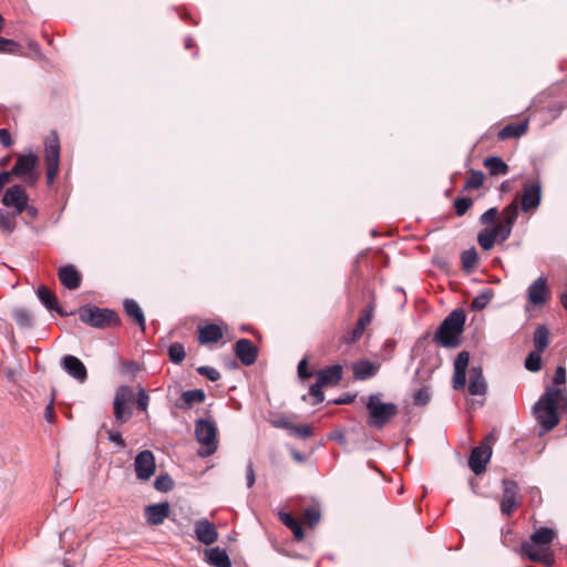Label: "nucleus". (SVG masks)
Returning a JSON list of instances; mask_svg holds the SVG:
<instances>
[{"label": "nucleus", "instance_id": "f257e3e1", "mask_svg": "<svg viewBox=\"0 0 567 567\" xmlns=\"http://www.w3.org/2000/svg\"><path fill=\"white\" fill-rule=\"evenodd\" d=\"M498 209L492 207L480 217L483 225L494 224L492 227L482 229L477 235V243L484 250H491L496 241L503 243L511 236L518 217V199H514L502 210L501 219L496 223Z\"/></svg>", "mask_w": 567, "mask_h": 567}, {"label": "nucleus", "instance_id": "f03ea898", "mask_svg": "<svg viewBox=\"0 0 567 567\" xmlns=\"http://www.w3.org/2000/svg\"><path fill=\"white\" fill-rule=\"evenodd\" d=\"M316 375V382L310 385L309 394L315 398V403H321L324 400L323 388H332L339 384L343 375V368L340 364L326 367L318 371L310 369L306 359L298 364V377L302 380Z\"/></svg>", "mask_w": 567, "mask_h": 567}, {"label": "nucleus", "instance_id": "7ed1b4c3", "mask_svg": "<svg viewBox=\"0 0 567 567\" xmlns=\"http://www.w3.org/2000/svg\"><path fill=\"white\" fill-rule=\"evenodd\" d=\"M567 403L565 388L548 386L534 408L535 416L545 432L559 423L558 404Z\"/></svg>", "mask_w": 567, "mask_h": 567}, {"label": "nucleus", "instance_id": "20e7f679", "mask_svg": "<svg viewBox=\"0 0 567 567\" xmlns=\"http://www.w3.org/2000/svg\"><path fill=\"white\" fill-rule=\"evenodd\" d=\"M556 537V533L548 527H542L530 535L528 542L520 544V551L529 560L550 567L554 564V555L549 545Z\"/></svg>", "mask_w": 567, "mask_h": 567}, {"label": "nucleus", "instance_id": "39448f33", "mask_svg": "<svg viewBox=\"0 0 567 567\" xmlns=\"http://www.w3.org/2000/svg\"><path fill=\"white\" fill-rule=\"evenodd\" d=\"M466 320L465 310L454 309L439 326L432 341L446 349H453L460 346L461 337L464 331Z\"/></svg>", "mask_w": 567, "mask_h": 567}, {"label": "nucleus", "instance_id": "423d86ee", "mask_svg": "<svg viewBox=\"0 0 567 567\" xmlns=\"http://www.w3.org/2000/svg\"><path fill=\"white\" fill-rule=\"evenodd\" d=\"M134 403L142 410V388L140 385L137 392H134L128 385L117 388L113 401L114 419L117 424H123L131 419Z\"/></svg>", "mask_w": 567, "mask_h": 567}, {"label": "nucleus", "instance_id": "0eeeda50", "mask_svg": "<svg viewBox=\"0 0 567 567\" xmlns=\"http://www.w3.org/2000/svg\"><path fill=\"white\" fill-rule=\"evenodd\" d=\"M369 411L368 424L375 429H383L399 413L394 403H383L378 395H371L367 403Z\"/></svg>", "mask_w": 567, "mask_h": 567}, {"label": "nucleus", "instance_id": "6e6552de", "mask_svg": "<svg viewBox=\"0 0 567 567\" xmlns=\"http://www.w3.org/2000/svg\"><path fill=\"white\" fill-rule=\"evenodd\" d=\"M79 316L83 322L96 328L113 327L120 321L115 311L90 305L81 307Z\"/></svg>", "mask_w": 567, "mask_h": 567}, {"label": "nucleus", "instance_id": "1a4fd4ad", "mask_svg": "<svg viewBox=\"0 0 567 567\" xmlns=\"http://www.w3.org/2000/svg\"><path fill=\"white\" fill-rule=\"evenodd\" d=\"M44 162L47 167V184L52 185L60 165V140L56 132H51L44 141Z\"/></svg>", "mask_w": 567, "mask_h": 567}, {"label": "nucleus", "instance_id": "9d476101", "mask_svg": "<svg viewBox=\"0 0 567 567\" xmlns=\"http://www.w3.org/2000/svg\"><path fill=\"white\" fill-rule=\"evenodd\" d=\"M38 161V156L33 153L19 154L10 172L13 176L22 179L28 186H33L39 179V173L35 169Z\"/></svg>", "mask_w": 567, "mask_h": 567}, {"label": "nucleus", "instance_id": "9b49d317", "mask_svg": "<svg viewBox=\"0 0 567 567\" xmlns=\"http://www.w3.org/2000/svg\"><path fill=\"white\" fill-rule=\"evenodd\" d=\"M226 326L217 323H204L199 324L196 330V340L200 346H205L208 349H214L218 344H225L226 339Z\"/></svg>", "mask_w": 567, "mask_h": 567}, {"label": "nucleus", "instance_id": "f8f14e48", "mask_svg": "<svg viewBox=\"0 0 567 567\" xmlns=\"http://www.w3.org/2000/svg\"><path fill=\"white\" fill-rule=\"evenodd\" d=\"M495 441V436L491 433L485 436L483 442L474 447L468 457V466L472 472L476 475L485 473L486 465L492 456V444Z\"/></svg>", "mask_w": 567, "mask_h": 567}, {"label": "nucleus", "instance_id": "ddd939ff", "mask_svg": "<svg viewBox=\"0 0 567 567\" xmlns=\"http://www.w3.org/2000/svg\"><path fill=\"white\" fill-rule=\"evenodd\" d=\"M503 495L501 498V512L509 517L520 506V495L518 484L509 478L502 481Z\"/></svg>", "mask_w": 567, "mask_h": 567}, {"label": "nucleus", "instance_id": "4468645a", "mask_svg": "<svg viewBox=\"0 0 567 567\" xmlns=\"http://www.w3.org/2000/svg\"><path fill=\"white\" fill-rule=\"evenodd\" d=\"M195 435L197 441L206 446V455L215 453L217 450V429L213 422L203 419L196 421Z\"/></svg>", "mask_w": 567, "mask_h": 567}, {"label": "nucleus", "instance_id": "2eb2a0df", "mask_svg": "<svg viewBox=\"0 0 567 567\" xmlns=\"http://www.w3.org/2000/svg\"><path fill=\"white\" fill-rule=\"evenodd\" d=\"M542 200V185L538 179L528 181L523 185L519 199L520 208L525 213H532L538 208Z\"/></svg>", "mask_w": 567, "mask_h": 567}, {"label": "nucleus", "instance_id": "dca6fc26", "mask_svg": "<svg viewBox=\"0 0 567 567\" xmlns=\"http://www.w3.org/2000/svg\"><path fill=\"white\" fill-rule=\"evenodd\" d=\"M373 316L374 307L372 305H369L359 317L354 328L346 332L341 337V342L346 344H352L359 341L364 334L367 327H369L372 323Z\"/></svg>", "mask_w": 567, "mask_h": 567}, {"label": "nucleus", "instance_id": "f3484780", "mask_svg": "<svg viewBox=\"0 0 567 567\" xmlns=\"http://www.w3.org/2000/svg\"><path fill=\"white\" fill-rule=\"evenodd\" d=\"M28 199L29 196L24 188L20 185H13L6 190L2 204L7 207L14 208L16 214L20 215L24 212Z\"/></svg>", "mask_w": 567, "mask_h": 567}, {"label": "nucleus", "instance_id": "a211bd4d", "mask_svg": "<svg viewBox=\"0 0 567 567\" xmlns=\"http://www.w3.org/2000/svg\"><path fill=\"white\" fill-rule=\"evenodd\" d=\"M549 297L550 291L544 277L537 278L527 289V299L533 306H544Z\"/></svg>", "mask_w": 567, "mask_h": 567}, {"label": "nucleus", "instance_id": "6ab92c4d", "mask_svg": "<svg viewBox=\"0 0 567 567\" xmlns=\"http://www.w3.org/2000/svg\"><path fill=\"white\" fill-rule=\"evenodd\" d=\"M60 367L79 382H84L87 378L86 368L79 357H62Z\"/></svg>", "mask_w": 567, "mask_h": 567}, {"label": "nucleus", "instance_id": "aec40b11", "mask_svg": "<svg viewBox=\"0 0 567 567\" xmlns=\"http://www.w3.org/2000/svg\"><path fill=\"white\" fill-rule=\"evenodd\" d=\"M171 513V507L167 502L153 504L144 507V515L150 525L156 526L162 524Z\"/></svg>", "mask_w": 567, "mask_h": 567}, {"label": "nucleus", "instance_id": "412c9836", "mask_svg": "<svg viewBox=\"0 0 567 567\" xmlns=\"http://www.w3.org/2000/svg\"><path fill=\"white\" fill-rule=\"evenodd\" d=\"M195 534L197 539L205 545H212L218 538L215 525L207 519H202L196 523Z\"/></svg>", "mask_w": 567, "mask_h": 567}, {"label": "nucleus", "instance_id": "4be33fe9", "mask_svg": "<svg viewBox=\"0 0 567 567\" xmlns=\"http://www.w3.org/2000/svg\"><path fill=\"white\" fill-rule=\"evenodd\" d=\"M59 279L69 290H75L81 285V274L73 265H66L59 269Z\"/></svg>", "mask_w": 567, "mask_h": 567}, {"label": "nucleus", "instance_id": "5701e85b", "mask_svg": "<svg viewBox=\"0 0 567 567\" xmlns=\"http://www.w3.org/2000/svg\"><path fill=\"white\" fill-rule=\"evenodd\" d=\"M528 130V121L524 120L516 123H509L505 125L498 133L497 137L499 141H506L511 138H519L526 134Z\"/></svg>", "mask_w": 567, "mask_h": 567}, {"label": "nucleus", "instance_id": "b1692460", "mask_svg": "<svg viewBox=\"0 0 567 567\" xmlns=\"http://www.w3.org/2000/svg\"><path fill=\"white\" fill-rule=\"evenodd\" d=\"M470 364V357H456L454 363L453 388L461 390L466 384V370Z\"/></svg>", "mask_w": 567, "mask_h": 567}, {"label": "nucleus", "instance_id": "393cba45", "mask_svg": "<svg viewBox=\"0 0 567 567\" xmlns=\"http://www.w3.org/2000/svg\"><path fill=\"white\" fill-rule=\"evenodd\" d=\"M486 391V382L484 380L482 368L481 367H472L470 369V383H468V392L472 395H482Z\"/></svg>", "mask_w": 567, "mask_h": 567}, {"label": "nucleus", "instance_id": "a878e982", "mask_svg": "<svg viewBox=\"0 0 567 567\" xmlns=\"http://www.w3.org/2000/svg\"><path fill=\"white\" fill-rule=\"evenodd\" d=\"M207 561L215 567H231V561L225 549L219 547L207 548L205 550Z\"/></svg>", "mask_w": 567, "mask_h": 567}, {"label": "nucleus", "instance_id": "bb28decb", "mask_svg": "<svg viewBox=\"0 0 567 567\" xmlns=\"http://www.w3.org/2000/svg\"><path fill=\"white\" fill-rule=\"evenodd\" d=\"M352 370L357 380H367L377 374L379 365L369 360H359L353 364Z\"/></svg>", "mask_w": 567, "mask_h": 567}, {"label": "nucleus", "instance_id": "cd10ccee", "mask_svg": "<svg viewBox=\"0 0 567 567\" xmlns=\"http://www.w3.org/2000/svg\"><path fill=\"white\" fill-rule=\"evenodd\" d=\"M549 336H550V332L546 326H544V324L538 326L535 329L534 336H533L535 351L529 352L528 354H537V353L544 352L549 344Z\"/></svg>", "mask_w": 567, "mask_h": 567}, {"label": "nucleus", "instance_id": "c85d7f7f", "mask_svg": "<svg viewBox=\"0 0 567 567\" xmlns=\"http://www.w3.org/2000/svg\"><path fill=\"white\" fill-rule=\"evenodd\" d=\"M182 404H179L181 409L188 410L194 404L203 403L206 399V393L202 389L187 390L182 393Z\"/></svg>", "mask_w": 567, "mask_h": 567}, {"label": "nucleus", "instance_id": "c756f323", "mask_svg": "<svg viewBox=\"0 0 567 567\" xmlns=\"http://www.w3.org/2000/svg\"><path fill=\"white\" fill-rule=\"evenodd\" d=\"M483 164L492 176L506 175L509 171L508 165L497 156L486 157Z\"/></svg>", "mask_w": 567, "mask_h": 567}, {"label": "nucleus", "instance_id": "7c9ffc66", "mask_svg": "<svg viewBox=\"0 0 567 567\" xmlns=\"http://www.w3.org/2000/svg\"><path fill=\"white\" fill-rule=\"evenodd\" d=\"M462 269L467 274L474 271L478 264V255L474 247L464 250L461 254Z\"/></svg>", "mask_w": 567, "mask_h": 567}, {"label": "nucleus", "instance_id": "2f4dec72", "mask_svg": "<svg viewBox=\"0 0 567 567\" xmlns=\"http://www.w3.org/2000/svg\"><path fill=\"white\" fill-rule=\"evenodd\" d=\"M18 215L16 212L0 209V229L6 234H11L16 229Z\"/></svg>", "mask_w": 567, "mask_h": 567}, {"label": "nucleus", "instance_id": "473e14b6", "mask_svg": "<svg viewBox=\"0 0 567 567\" xmlns=\"http://www.w3.org/2000/svg\"><path fill=\"white\" fill-rule=\"evenodd\" d=\"M37 293L40 301L45 306V308H48L49 310H55L58 312H61L58 307L54 293L50 289H48L44 286H41L38 288Z\"/></svg>", "mask_w": 567, "mask_h": 567}, {"label": "nucleus", "instance_id": "72a5a7b5", "mask_svg": "<svg viewBox=\"0 0 567 567\" xmlns=\"http://www.w3.org/2000/svg\"><path fill=\"white\" fill-rule=\"evenodd\" d=\"M485 175L481 171L471 169L464 184V190L478 189L483 186Z\"/></svg>", "mask_w": 567, "mask_h": 567}, {"label": "nucleus", "instance_id": "f704fd0d", "mask_svg": "<svg viewBox=\"0 0 567 567\" xmlns=\"http://www.w3.org/2000/svg\"><path fill=\"white\" fill-rule=\"evenodd\" d=\"M235 354H258L259 348L248 339H239L235 343Z\"/></svg>", "mask_w": 567, "mask_h": 567}, {"label": "nucleus", "instance_id": "c9c22d12", "mask_svg": "<svg viewBox=\"0 0 567 567\" xmlns=\"http://www.w3.org/2000/svg\"><path fill=\"white\" fill-rule=\"evenodd\" d=\"M124 309L127 316L135 319V321L142 327V309L138 303L133 299L124 300Z\"/></svg>", "mask_w": 567, "mask_h": 567}, {"label": "nucleus", "instance_id": "e433bc0d", "mask_svg": "<svg viewBox=\"0 0 567 567\" xmlns=\"http://www.w3.org/2000/svg\"><path fill=\"white\" fill-rule=\"evenodd\" d=\"M494 297V292L492 289H485L477 297H475L471 303L472 309L482 310L484 309L488 302Z\"/></svg>", "mask_w": 567, "mask_h": 567}, {"label": "nucleus", "instance_id": "4c0bfd02", "mask_svg": "<svg viewBox=\"0 0 567 567\" xmlns=\"http://www.w3.org/2000/svg\"><path fill=\"white\" fill-rule=\"evenodd\" d=\"M320 518V511L315 506L307 507L302 513V522L311 528L319 523Z\"/></svg>", "mask_w": 567, "mask_h": 567}, {"label": "nucleus", "instance_id": "58836bf2", "mask_svg": "<svg viewBox=\"0 0 567 567\" xmlns=\"http://www.w3.org/2000/svg\"><path fill=\"white\" fill-rule=\"evenodd\" d=\"M282 427L290 430L296 436L300 439H308L312 435V429L308 424L292 425L288 422H284Z\"/></svg>", "mask_w": 567, "mask_h": 567}, {"label": "nucleus", "instance_id": "ea45409f", "mask_svg": "<svg viewBox=\"0 0 567 567\" xmlns=\"http://www.w3.org/2000/svg\"><path fill=\"white\" fill-rule=\"evenodd\" d=\"M13 319L20 327L23 328L31 327L33 322L32 315L23 308L16 309L13 311Z\"/></svg>", "mask_w": 567, "mask_h": 567}, {"label": "nucleus", "instance_id": "a19ab883", "mask_svg": "<svg viewBox=\"0 0 567 567\" xmlns=\"http://www.w3.org/2000/svg\"><path fill=\"white\" fill-rule=\"evenodd\" d=\"M155 460L151 451L144 450V481L148 480L155 473Z\"/></svg>", "mask_w": 567, "mask_h": 567}, {"label": "nucleus", "instance_id": "79ce46f5", "mask_svg": "<svg viewBox=\"0 0 567 567\" xmlns=\"http://www.w3.org/2000/svg\"><path fill=\"white\" fill-rule=\"evenodd\" d=\"M174 482L168 474L159 475L154 482V488L159 492H168L173 488Z\"/></svg>", "mask_w": 567, "mask_h": 567}, {"label": "nucleus", "instance_id": "37998d69", "mask_svg": "<svg viewBox=\"0 0 567 567\" xmlns=\"http://www.w3.org/2000/svg\"><path fill=\"white\" fill-rule=\"evenodd\" d=\"M473 205V199L470 197H457L454 200L455 213L457 216H463Z\"/></svg>", "mask_w": 567, "mask_h": 567}, {"label": "nucleus", "instance_id": "c03bdc74", "mask_svg": "<svg viewBox=\"0 0 567 567\" xmlns=\"http://www.w3.org/2000/svg\"><path fill=\"white\" fill-rule=\"evenodd\" d=\"M21 49V45L14 40L0 37V53L14 54Z\"/></svg>", "mask_w": 567, "mask_h": 567}, {"label": "nucleus", "instance_id": "a18cd8bd", "mask_svg": "<svg viewBox=\"0 0 567 567\" xmlns=\"http://www.w3.org/2000/svg\"><path fill=\"white\" fill-rule=\"evenodd\" d=\"M431 394L427 386H422L413 395V402L415 405L423 406L430 402Z\"/></svg>", "mask_w": 567, "mask_h": 567}, {"label": "nucleus", "instance_id": "49530a36", "mask_svg": "<svg viewBox=\"0 0 567 567\" xmlns=\"http://www.w3.org/2000/svg\"><path fill=\"white\" fill-rule=\"evenodd\" d=\"M140 371V365L135 361H123L121 364V373L125 377H135Z\"/></svg>", "mask_w": 567, "mask_h": 567}, {"label": "nucleus", "instance_id": "de8ad7c7", "mask_svg": "<svg viewBox=\"0 0 567 567\" xmlns=\"http://www.w3.org/2000/svg\"><path fill=\"white\" fill-rule=\"evenodd\" d=\"M197 372L213 382H216L220 379V373L212 367H199L197 368Z\"/></svg>", "mask_w": 567, "mask_h": 567}, {"label": "nucleus", "instance_id": "09e8293b", "mask_svg": "<svg viewBox=\"0 0 567 567\" xmlns=\"http://www.w3.org/2000/svg\"><path fill=\"white\" fill-rule=\"evenodd\" d=\"M525 368L532 372H537L542 369V357H526Z\"/></svg>", "mask_w": 567, "mask_h": 567}, {"label": "nucleus", "instance_id": "8fccbe9b", "mask_svg": "<svg viewBox=\"0 0 567 567\" xmlns=\"http://www.w3.org/2000/svg\"><path fill=\"white\" fill-rule=\"evenodd\" d=\"M553 383L555 385H564L566 383V369L563 365L557 367Z\"/></svg>", "mask_w": 567, "mask_h": 567}, {"label": "nucleus", "instance_id": "3c124183", "mask_svg": "<svg viewBox=\"0 0 567 567\" xmlns=\"http://www.w3.org/2000/svg\"><path fill=\"white\" fill-rule=\"evenodd\" d=\"M278 515H279L280 522L288 528H290V526H292L293 524H296L298 522L290 513L279 512Z\"/></svg>", "mask_w": 567, "mask_h": 567}, {"label": "nucleus", "instance_id": "603ef678", "mask_svg": "<svg viewBox=\"0 0 567 567\" xmlns=\"http://www.w3.org/2000/svg\"><path fill=\"white\" fill-rule=\"evenodd\" d=\"M0 143L4 146V147H10L12 145V138H11V134L10 132L7 130V128H1L0 130Z\"/></svg>", "mask_w": 567, "mask_h": 567}, {"label": "nucleus", "instance_id": "864d4df0", "mask_svg": "<svg viewBox=\"0 0 567 567\" xmlns=\"http://www.w3.org/2000/svg\"><path fill=\"white\" fill-rule=\"evenodd\" d=\"M246 478H247V486L250 488L252 487V485L255 484L256 482V476H255V471H254V465L252 463L250 462L248 465H247V468H246Z\"/></svg>", "mask_w": 567, "mask_h": 567}, {"label": "nucleus", "instance_id": "5fc2aeb1", "mask_svg": "<svg viewBox=\"0 0 567 567\" xmlns=\"http://www.w3.org/2000/svg\"><path fill=\"white\" fill-rule=\"evenodd\" d=\"M134 470H135L137 480H142V451L135 455Z\"/></svg>", "mask_w": 567, "mask_h": 567}, {"label": "nucleus", "instance_id": "6e6d98bb", "mask_svg": "<svg viewBox=\"0 0 567 567\" xmlns=\"http://www.w3.org/2000/svg\"><path fill=\"white\" fill-rule=\"evenodd\" d=\"M167 354H185L184 346L178 342L171 344Z\"/></svg>", "mask_w": 567, "mask_h": 567}, {"label": "nucleus", "instance_id": "4d7b16f0", "mask_svg": "<svg viewBox=\"0 0 567 567\" xmlns=\"http://www.w3.org/2000/svg\"><path fill=\"white\" fill-rule=\"evenodd\" d=\"M11 176H13V175L11 174L10 171L0 173V190L3 188V186L6 184H8L10 182Z\"/></svg>", "mask_w": 567, "mask_h": 567}, {"label": "nucleus", "instance_id": "13d9d810", "mask_svg": "<svg viewBox=\"0 0 567 567\" xmlns=\"http://www.w3.org/2000/svg\"><path fill=\"white\" fill-rule=\"evenodd\" d=\"M257 357H238V360L240 361V367H250L255 364Z\"/></svg>", "mask_w": 567, "mask_h": 567}, {"label": "nucleus", "instance_id": "bf43d9fd", "mask_svg": "<svg viewBox=\"0 0 567 567\" xmlns=\"http://www.w3.org/2000/svg\"><path fill=\"white\" fill-rule=\"evenodd\" d=\"M44 417L48 422H53L54 420V411L52 404L47 405L44 411Z\"/></svg>", "mask_w": 567, "mask_h": 567}, {"label": "nucleus", "instance_id": "052dcab7", "mask_svg": "<svg viewBox=\"0 0 567 567\" xmlns=\"http://www.w3.org/2000/svg\"><path fill=\"white\" fill-rule=\"evenodd\" d=\"M109 439L111 442H114L116 444L123 445L122 436L118 432H110Z\"/></svg>", "mask_w": 567, "mask_h": 567}, {"label": "nucleus", "instance_id": "680f3d73", "mask_svg": "<svg viewBox=\"0 0 567 567\" xmlns=\"http://www.w3.org/2000/svg\"><path fill=\"white\" fill-rule=\"evenodd\" d=\"M24 212L31 218H35L38 216V209L34 206H29L28 203L25 204Z\"/></svg>", "mask_w": 567, "mask_h": 567}, {"label": "nucleus", "instance_id": "e2e57ef3", "mask_svg": "<svg viewBox=\"0 0 567 567\" xmlns=\"http://www.w3.org/2000/svg\"><path fill=\"white\" fill-rule=\"evenodd\" d=\"M292 534H293V538L298 542H301L305 538V532L301 526L298 527V529L293 530Z\"/></svg>", "mask_w": 567, "mask_h": 567}, {"label": "nucleus", "instance_id": "0e129e2a", "mask_svg": "<svg viewBox=\"0 0 567 567\" xmlns=\"http://www.w3.org/2000/svg\"><path fill=\"white\" fill-rule=\"evenodd\" d=\"M226 364L229 369H238L240 367V361L238 360V357H234Z\"/></svg>", "mask_w": 567, "mask_h": 567}, {"label": "nucleus", "instance_id": "69168bd1", "mask_svg": "<svg viewBox=\"0 0 567 567\" xmlns=\"http://www.w3.org/2000/svg\"><path fill=\"white\" fill-rule=\"evenodd\" d=\"M352 401H353V398L347 396V398H340V399L334 400V403L336 404H349Z\"/></svg>", "mask_w": 567, "mask_h": 567}, {"label": "nucleus", "instance_id": "338daca9", "mask_svg": "<svg viewBox=\"0 0 567 567\" xmlns=\"http://www.w3.org/2000/svg\"><path fill=\"white\" fill-rule=\"evenodd\" d=\"M560 302H561V306L563 308L566 310L567 312V292L563 293L561 297H560Z\"/></svg>", "mask_w": 567, "mask_h": 567}, {"label": "nucleus", "instance_id": "774afa93", "mask_svg": "<svg viewBox=\"0 0 567 567\" xmlns=\"http://www.w3.org/2000/svg\"><path fill=\"white\" fill-rule=\"evenodd\" d=\"M384 346H385V350L386 351H393V347L395 346V341L388 340Z\"/></svg>", "mask_w": 567, "mask_h": 567}]
</instances>
